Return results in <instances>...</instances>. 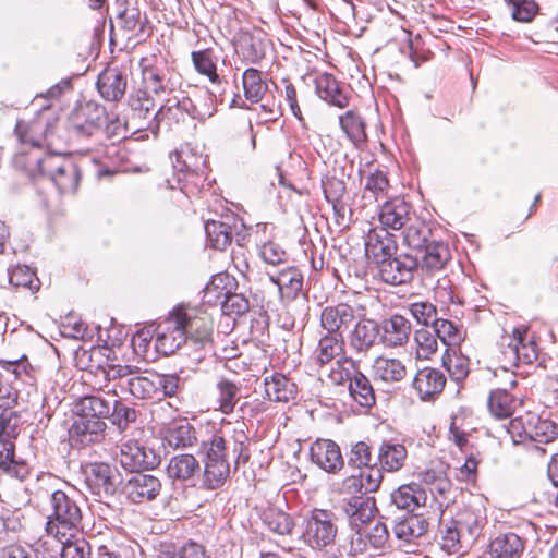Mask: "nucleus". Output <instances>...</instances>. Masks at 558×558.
Returning <instances> with one entry per match:
<instances>
[{"instance_id": "72a5a7b5", "label": "nucleus", "mask_w": 558, "mask_h": 558, "mask_svg": "<svg viewBox=\"0 0 558 558\" xmlns=\"http://www.w3.org/2000/svg\"><path fill=\"white\" fill-rule=\"evenodd\" d=\"M523 550L524 542L515 533L500 534L489 544L493 558H521Z\"/></svg>"}, {"instance_id": "c85d7f7f", "label": "nucleus", "mask_w": 558, "mask_h": 558, "mask_svg": "<svg viewBox=\"0 0 558 558\" xmlns=\"http://www.w3.org/2000/svg\"><path fill=\"white\" fill-rule=\"evenodd\" d=\"M342 508L351 529L363 527L373 519L376 511L375 501L363 497L350 498Z\"/></svg>"}, {"instance_id": "e433bc0d", "label": "nucleus", "mask_w": 558, "mask_h": 558, "mask_svg": "<svg viewBox=\"0 0 558 558\" xmlns=\"http://www.w3.org/2000/svg\"><path fill=\"white\" fill-rule=\"evenodd\" d=\"M373 375L385 383L401 381L407 376L403 362L395 357L378 356L373 363Z\"/></svg>"}, {"instance_id": "6ab92c4d", "label": "nucleus", "mask_w": 558, "mask_h": 558, "mask_svg": "<svg viewBox=\"0 0 558 558\" xmlns=\"http://www.w3.org/2000/svg\"><path fill=\"white\" fill-rule=\"evenodd\" d=\"M380 342L390 349L403 347L411 335V323L402 315L395 314L380 324Z\"/></svg>"}, {"instance_id": "f03ea898", "label": "nucleus", "mask_w": 558, "mask_h": 558, "mask_svg": "<svg viewBox=\"0 0 558 558\" xmlns=\"http://www.w3.org/2000/svg\"><path fill=\"white\" fill-rule=\"evenodd\" d=\"M46 513L45 530L47 535L62 542L82 529L83 513L77 501L63 490L50 494Z\"/></svg>"}, {"instance_id": "603ef678", "label": "nucleus", "mask_w": 558, "mask_h": 558, "mask_svg": "<svg viewBox=\"0 0 558 558\" xmlns=\"http://www.w3.org/2000/svg\"><path fill=\"white\" fill-rule=\"evenodd\" d=\"M155 373L147 375H131L128 381H123L124 391L137 399L156 398Z\"/></svg>"}, {"instance_id": "338daca9", "label": "nucleus", "mask_w": 558, "mask_h": 558, "mask_svg": "<svg viewBox=\"0 0 558 558\" xmlns=\"http://www.w3.org/2000/svg\"><path fill=\"white\" fill-rule=\"evenodd\" d=\"M221 311L225 315L241 316L245 314L250 308L248 300L239 293H232L230 290L223 298L220 304Z\"/></svg>"}, {"instance_id": "39448f33", "label": "nucleus", "mask_w": 558, "mask_h": 558, "mask_svg": "<svg viewBox=\"0 0 558 558\" xmlns=\"http://www.w3.org/2000/svg\"><path fill=\"white\" fill-rule=\"evenodd\" d=\"M336 515L322 509H315L306 520L303 533L304 542L315 550H323L335 544L338 535Z\"/></svg>"}, {"instance_id": "7ed1b4c3", "label": "nucleus", "mask_w": 558, "mask_h": 558, "mask_svg": "<svg viewBox=\"0 0 558 558\" xmlns=\"http://www.w3.org/2000/svg\"><path fill=\"white\" fill-rule=\"evenodd\" d=\"M246 432V424L242 421L234 424L230 422L222 424L221 428L210 438L202 441L201 450L204 452L205 459H227L228 449L232 446L235 465L246 463L250 459Z\"/></svg>"}, {"instance_id": "dca6fc26", "label": "nucleus", "mask_w": 558, "mask_h": 558, "mask_svg": "<svg viewBox=\"0 0 558 558\" xmlns=\"http://www.w3.org/2000/svg\"><path fill=\"white\" fill-rule=\"evenodd\" d=\"M86 484L99 498L112 496L117 490V474L107 463H90L86 468Z\"/></svg>"}, {"instance_id": "69168bd1", "label": "nucleus", "mask_w": 558, "mask_h": 558, "mask_svg": "<svg viewBox=\"0 0 558 558\" xmlns=\"http://www.w3.org/2000/svg\"><path fill=\"white\" fill-rule=\"evenodd\" d=\"M61 543V558H92V547L84 538L71 541L66 536Z\"/></svg>"}, {"instance_id": "79ce46f5", "label": "nucleus", "mask_w": 558, "mask_h": 558, "mask_svg": "<svg viewBox=\"0 0 558 558\" xmlns=\"http://www.w3.org/2000/svg\"><path fill=\"white\" fill-rule=\"evenodd\" d=\"M530 441L536 444H549L558 436V426L548 418H543L534 413H530Z\"/></svg>"}, {"instance_id": "de8ad7c7", "label": "nucleus", "mask_w": 558, "mask_h": 558, "mask_svg": "<svg viewBox=\"0 0 558 558\" xmlns=\"http://www.w3.org/2000/svg\"><path fill=\"white\" fill-rule=\"evenodd\" d=\"M260 519L269 531L279 535H289L294 527L293 519L284 511L275 507L264 509Z\"/></svg>"}, {"instance_id": "a19ab883", "label": "nucleus", "mask_w": 558, "mask_h": 558, "mask_svg": "<svg viewBox=\"0 0 558 558\" xmlns=\"http://www.w3.org/2000/svg\"><path fill=\"white\" fill-rule=\"evenodd\" d=\"M199 470L198 460L193 454L187 453L172 457L167 468L169 477L179 481L191 480Z\"/></svg>"}, {"instance_id": "5fc2aeb1", "label": "nucleus", "mask_w": 558, "mask_h": 558, "mask_svg": "<svg viewBox=\"0 0 558 558\" xmlns=\"http://www.w3.org/2000/svg\"><path fill=\"white\" fill-rule=\"evenodd\" d=\"M442 366L454 381L463 380L469 374V359L454 349H447L442 355Z\"/></svg>"}, {"instance_id": "5701e85b", "label": "nucleus", "mask_w": 558, "mask_h": 558, "mask_svg": "<svg viewBox=\"0 0 558 558\" xmlns=\"http://www.w3.org/2000/svg\"><path fill=\"white\" fill-rule=\"evenodd\" d=\"M446 385L444 373L437 368L424 367L420 369L412 381L413 388L421 400H430L442 392Z\"/></svg>"}, {"instance_id": "4468645a", "label": "nucleus", "mask_w": 558, "mask_h": 558, "mask_svg": "<svg viewBox=\"0 0 558 558\" xmlns=\"http://www.w3.org/2000/svg\"><path fill=\"white\" fill-rule=\"evenodd\" d=\"M161 482L158 477L137 472L124 485L126 498L133 504H144L156 499L160 494Z\"/></svg>"}, {"instance_id": "864d4df0", "label": "nucleus", "mask_w": 558, "mask_h": 558, "mask_svg": "<svg viewBox=\"0 0 558 558\" xmlns=\"http://www.w3.org/2000/svg\"><path fill=\"white\" fill-rule=\"evenodd\" d=\"M233 278L228 274L221 272L213 276L211 280L203 290V301L210 305H220L229 291L227 287L231 284Z\"/></svg>"}, {"instance_id": "393cba45", "label": "nucleus", "mask_w": 558, "mask_h": 558, "mask_svg": "<svg viewBox=\"0 0 558 558\" xmlns=\"http://www.w3.org/2000/svg\"><path fill=\"white\" fill-rule=\"evenodd\" d=\"M452 521L465 534L468 544H473L486 522V517L481 507L469 505L459 510Z\"/></svg>"}, {"instance_id": "4be33fe9", "label": "nucleus", "mask_w": 558, "mask_h": 558, "mask_svg": "<svg viewBox=\"0 0 558 558\" xmlns=\"http://www.w3.org/2000/svg\"><path fill=\"white\" fill-rule=\"evenodd\" d=\"M311 460L326 472H336L343 466L339 446L329 439H319L311 446Z\"/></svg>"}, {"instance_id": "a18cd8bd", "label": "nucleus", "mask_w": 558, "mask_h": 558, "mask_svg": "<svg viewBox=\"0 0 558 558\" xmlns=\"http://www.w3.org/2000/svg\"><path fill=\"white\" fill-rule=\"evenodd\" d=\"M351 397L361 407L371 408L375 404L376 398L369 379L360 371H355L349 384Z\"/></svg>"}, {"instance_id": "2f4dec72", "label": "nucleus", "mask_w": 558, "mask_h": 558, "mask_svg": "<svg viewBox=\"0 0 558 558\" xmlns=\"http://www.w3.org/2000/svg\"><path fill=\"white\" fill-rule=\"evenodd\" d=\"M339 124L347 138L359 149L367 142L366 123L355 110H348L339 117Z\"/></svg>"}, {"instance_id": "0eeeda50", "label": "nucleus", "mask_w": 558, "mask_h": 558, "mask_svg": "<svg viewBox=\"0 0 558 558\" xmlns=\"http://www.w3.org/2000/svg\"><path fill=\"white\" fill-rule=\"evenodd\" d=\"M131 113L128 118V125L135 132L149 131L158 133L157 116L154 99L145 90H137L129 98Z\"/></svg>"}, {"instance_id": "f257e3e1", "label": "nucleus", "mask_w": 558, "mask_h": 558, "mask_svg": "<svg viewBox=\"0 0 558 558\" xmlns=\"http://www.w3.org/2000/svg\"><path fill=\"white\" fill-rule=\"evenodd\" d=\"M35 128V124L28 126L23 121L16 123L15 134L20 142L31 143L32 149L16 155L15 165L22 167L32 177L36 173L47 175L61 193L76 191L81 180L78 166L72 157L62 154L49 153L45 157H40L37 148L39 142L29 136Z\"/></svg>"}, {"instance_id": "58836bf2", "label": "nucleus", "mask_w": 558, "mask_h": 558, "mask_svg": "<svg viewBox=\"0 0 558 558\" xmlns=\"http://www.w3.org/2000/svg\"><path fill=\"white\" fill-rule=\"evenodd\" d=\"M75 409L76 415L104 421L105 418L109 417L111 405L107 399L96 393L86 395L80 398L75 405Z\"/></svg>"}, {"instance_id": "e2e57ef3", "label": "nucleus", "mask_w": 558, "mask_h": 558, "mask_svg": "<svg viewBox=\"0 0 558 558\" xmlns=\"http://www.w3.org/2000/svg\"><path fill=\"white\" fill-rule=\"evenodd\" d=\"M433 327L437 338L449 347L458 344L462 339L458 326L451 320L437 318Z\"/></svg>"}, {"instance_id": "20e7f679", "label": "nucleus", "mask_w": 558, "mask_h": 558, "mask_svg": "<svg viewBox=\"0 0 558 558\" xmlns=\"http://www.w3.org/2000/svg\"><path fill=\"white\" fill-rule=\"evenodd\" d=\"M108 123L106 108L94 101H87L75 108L70 118V130L78 140L93 138L100 141Z\"/></svg>"}, {"instance_id": "412c9836", "label": "nucleus", "mask_w": 558, "mask_h": 558, "mask_svg": "<svg viewBox=\"0 0 558 558\" xmlns=\"http://www.w3.org/2000/svg\"><path fill=\"white\" fill-rule=\"evenodd\" d=\"M132 375V369L128 365L114 364L113 360L109 357L107 366L98 373V379L93 383L96 390L105 391L108 393L118 395L117 389L124 392L125 386L123 381H128Z\"/></svg>"}, {"instance_id": "f8f14e48", "label": "nucleus", "mask_w": 558, "mask_h": 558, "mask_svg": "<svg viewBox=\"0 0 558 558\" xmlns=\"http://www.w3.org/2000/svg\"><path fill=\"white\" fill-rule=\"evenodd\" d=\"M106 429L105 421L77 415L69 429L71 444L78 448L99 444L105 439Z\"/></svg>"}, {"instance_id": "ea45409f", "label": "nucleus", "mask_w": 558, "mask_h": 558, "mask_svg": "<svg viewBox=\"0 0 558 558\" xmlns=\"http://www.w3.org/2000/svg\"><path fill=\"white\" fill-rule=\"evenodd\" d=\"M407 457L408 452L403 445L384 441L378 449L377 459L384 471L397 472L404 465Z\"/></svg>"}, {"instance_id": "49530a36", "label": "nucleus", "mask_w": 558, "mask_h": 558, "mask_svg": "<svg viewBox=\"0 0 558 558\" xmlns=\"http://www.w3.org/2000/svg\"><path fill=\"white\" fill-rule=\"evenodd\" d=\"M242 85L245 98L254 104L260 101L268 89L262 72L254 68L246 69L243 72Z\"/></svg>"}, {"instance_id": "c756f323", "label": "nucleus", "mask_w": 558, "mask_h": 558, "mask_svg": "<svg viewBox=\"0 0 558 558\" xmlns=\"http://www.w3.org/2000/svg\"><path fill=\"white\" fill-rule=\"evenodd\" d=\"M451 262V252L447 243L442 241L428 242L424 246L422 269L428 274L444 270Z\"/></svg>"}, {"instance_id": "bf43d9fd", "label": "nucleus", "mask_w": 558, "mask_h": 558, "mask_svg": "<svg viewBox=\"0 0 558 558\" xmlns=\"http://www.w3.org/2000/svg\"><path fill=\"white\" fill-rule=\"evenodd\" d=\"M109 418L113 426H116L120 432H124L136 421L137 412L133 407H130L120 400H116L112 405V411H110Z\"/></svg>"}, {"instance_id": "9d476101", "label": "nucleus", "mask_w": 558, "mask_h": 558, "mask_svg": "<svg viewBox=\"0 0 558 558\" xmlns=\"http://www.w3.org/2000/svg\"><path fill=\"white\" fill-rule=\"evenodd\" d=\"M117 459L124 470L135 473L143 469H154L159 464V457L151 448L132 440L121 445Z\"/></svg>"}, {"instance_id": "c9c22d12", "label": "nucleus", "mask_w": 558, "mask_h": 558, "mask_svg": "<svg viewBox=\"0 0 558 558\" xmlns=\"http://www.w3.org/2000/svg\"><path fill=\"white\" fill-rule=\"evenodd\" d=\"M344 339L342 336H332L325 332L316 347L314 352V360L322 368L332 361L342 357Z\"/></svg>"}, {"instance_id": "4c0bfd02", "label": "nucleus", "mask_w": 558, "mask_h": 558, "mask_svg": "<svg viewBox=\"0 0 558 558\" xmlns=\"http://www.w3.org/2000/svg\"><path fill=\"white\" fill-rule=\"evenodd\" d=\"M265 393L270 401L288 402L294 397L295 385L282 374H272L264 378Z\"/></svg>"}, {"instance_id": "b1692460", "label": "nucleus", "mask_w": 558, "mask_h": 558, "mask_svg": "<svg viewBox=\"0 0 558 558\" xmlns=\"http://www.w3.org/2000/svg\"><path fill=\"white\" fill-rule=\"evenodd\" d=\"M128 80L125 73L117 68L102 71L97 81V89L107 101H120L125 95Z\"/></svg>"}, {"instance_id": "3c124183", "label": "nucleus", "mask_w": 558, "mask_h": 558, "mask_svg": "<svg viewBox=\"0 0 558 558\" xmlns=\"http://www.w3.org/2000/svg\"><path fill=\"white\" fill-rule=\"evenodd\" d=\"M207 241L216 250H225L231 244L232 228L228 222L219 220H208L205 223Z\"/></svg>"}, {"instance_id": "680f3d73", "label": "nucleus", "mask_w": 558, "mask_h": 558, "mask_svg": "<svg viewBox=\"0 0 558 558\" xmlns=\"http://www.w3.org/2000/svg\"><path fill=\"white\" fill-rule=\"evenodd\" d=\"M505 2L512 10V19L518 22L529 23L538 12L535 0H505Z\"/></svg>"}, {"instance_id": "cd10ccee", "label": "nucleus", "mask_w": 558, "mask_h": 558, "mask_svg": "<svg viewBox=\"0 0 558 558\" xmlns=\"http://www.w3.org/2000/svg\"><path fill=\"white\" fill-rule=\"evenodd\" d=\"M314 83L316 94L320 99L339 108L348 106L349 97L333 75L322 73L316 76Z\"/></svg>"}, {"instance_id": "6e6552de", "label": "nucleus", "mask_w": 558, "mask_h": 558, "mask_svg": "<svg viewBox=\"0 0 558 558\" xmlns=\"http://www.w3.org/2000/svg\"><path fill=\"white\" fill-rule=\"evenodd\" d=\"M187 117L205 120V113L199 112L193 101L187 97H170L159 108L157 116L158 130L161 125L172 129Z\"/></svg>"}, {"instance_id": "a878e982", "label": "nucleus", "mask_w": 558, "mask_h": 558, "mask_svg": "<svg viewBox=\"0 0 558 558\" xmlns=\"http://www.w3.org/2000/svg\"><path fill=\"white\" fill-rule=\"evenodd\" d=\"M428 522L423 515L408 514L396 521L392 527L395 537L400 542L399 546L409 545L427 532Z\"/></svg>"}, {"instance_id": "473e14b6", "label": "nucleus", "mask_w": 558, "mask_h": 558, "mask_svg": "<svg viewBox=\"0 0 558 558\" xmlns=\"http://www.w3.org/2000/svg\"><path fill=\"white\" fill-rule=\"evenodd\" d=\"M165 439L174 449L189 448L197 444L195 428L186 418L174 421L167 428Z\"/></svg>"}, {"instance_id": "052dcab7", "label": "nucleus", "mask_w": 558, "mask_h": 558, "mask_svg": "<svg viewBox=\"0 0 558 558\" xmlns=\"http://www.w3.org/2000/svg\"><path fill=\"white\" fill-rule=\"evenodd\" d=\"M417 359L427 360L436 353L438 343L437 336L428 329H418L414 333Z\"/></svg>"}, {"instance_id": "4d7b16f0", "label": "nucleus", "mask_w": 558, "mask_h": 558, "mask_svg": "<svg viewBox=\"0 0 558 558\" xmlns=\"http://www.w3.org/2000/svg\"><path fill=\"white\" fill-rule=\"evenodd\" d=\"M219 410L225 414H230L239 400L240 388L228 379H220L217 383Z\"/></svg>"}, {"instance_id": "8fccbe9b", "label": "nucleus", "mask_w": 558, "mask_h": 558, "mask_svg": "<svg viewBox=\"0 0 558 558\" xmlns=\"http://www.w3.org/2000/svg\"><path fill=\"white\" fill-rule=\"evenodd\" d=\"M191 59L198 74L208 77L211 84H221V78L217 73L216 58L211 49L193 51Z\"/></svg>"}, {"instance_id": "37998d69", "label": "nucleus", "mask_w": 558, "mask_h": 558, "mask_svg": "<svg viewBox=\"0 0 558 558\" xmlns=\"http://www.w3.org/2000/svg\"><path fill=\"white\" fill-rule=\"evenodd\" d=\"M203 483L208 489L221 487L230 474V464L227 459H205Z\"/></svg>"}, {"instance_id": "09e8293b", "label": "nucleus", "mask_w": 558, "mask_h": 558, "mask_svg": "<svg viewBox=\"0 0 558 558\" xmlns=\"http://www.w3.org/2000/svg\"><path fill=\"white\" fill-rule=\"evenodd\" d=\"M519 335V331H512L511 336L502 338L497 360L499 368L504 372L512 371V368L518 367L520 364L518 344H520L521 339Z\"/></svg>"}, {"instance_id": "bb28decb", "label": "nucleus", "mask_w": 558, "mask_h": 558, "mask_svg": "<svg viewBox=\"0 0 558 558\" xmlns=\"http://www.w3.org/2000/svg\"><path fill=\"white\" fill-rule=\"evenodd\" d=\"M111 350L107 347L80 348L75 352L76 366L93 375L94 381L98 379V373L107 366Z\"/></svg>"}, {"instance_id": "13d9d810", "label": "nucleus", "mask_w": 558, "mask_h": 558, "mask_svg": "<svg viewBox=\"0 0 558 558\" xmlns=\"http://www.w3.org/2000/svg\"><path fill=\"white\" fill-rule=\"evenodd\" d=\"M9 282L15 288H25L31 291L39 289V281L35 272L26 265H17L14 268H9Z\"/></svg>"}, {"instance_id": "7c9ffc66", "label": "nucleus", "mask_w": 558, "mask_h": 558, "mask_svg": "<svg viewBox=\"0 0 558 558\" xmlns=\"http://www.w3.org/2000/svg\"><path fill=\"white\" fill-rule=\"evenodd\" d=\"M391 501L399 509L414 511L426 505L427 493L420 484H405L392 492Z\"/></svg>"}, {"instance_id": "774afa93", "label": "nucleus", "mask_w": 558, "mask_h": 558, "mask_svg": "<svg viewBox=\"0 0 558 558\" xmlns=\"http://www.w3.org/2000/svg\"><path fill=\"white\" fill-rule=\"evenodd\" d=\"M94 558H136L135 547L129 544L99 545Z\"/></svg>"}, {"instance_id": "f704fd0d", "label": "nucleus", "mask_w": 558, "mask_h": 558, "mask_svg": "<svg viewBox=\"0 0 558 558\" xmlns=\"http://www.w3.org/2000/svg\"><path fill=\"white\" fill-rule=\"evenodd\" d=\"M0 450V473L19 481H24L29 475V468L23 460L15 459V447L13 442H1Z\"/></svg>"}, {"instance_id": "6e6d98bb", "label": "nucleus", "mask_w": 558, "mask_h": 558, "mask_svg": "<svg viewBox=\"0 0 558 558\" xmlns=\"http://www.w3.org/2000/svg\"><path fill=\"white\" fill-rule=\"evenodd\" d=\"M471 544L465 541V534L458 529L451 520L442 532L440 546L441 549L451 554H457L463 548H468Z\"/></svg>"}, {"instance_id": "1a4fd4ad", "label": "nucleus", "mask_w": 558, "mask_h": 558, "mask_svg": "<svg viewBox=\"0 0 558 558\" xmlns=\"http://www.w3.org/2000/svg\"><path fill=\"white\" fill-rule=\"evenodd\" d=\"M356 310L353 305L339 302L326 305L319 316L322 329L332 336H342L355 323Z\"/></svg>"}, {"instance_id": "c03bdc74", "label": "nucleus", "mask_w": 558, "mask_h": 558, "mask_svg": "<svg viewBox=\"0 0 558 558\" xmlns=\"http://www.w3.org/2000/svg\"><path fill=\"white\" fill-rule=\"evenodd\" d=\"M521 401L511 396L506 389H495L488 398V409L497 418H507L513 415Z\"/></svg>"}, {"instance_id": "ddd939ff", "label": "nucleus", "mask_w": 558, "mask_h": 558, "mask_svg": "<svg viewBox=\"0 0 558 558\" xmlns=\"http://www.w3.org/2000/svg\"><path fill=\"white\" fill-rule=\"evenodd\" d=\"M178 319L171 312L168 318L158 326L155 338V349L158 353L170 355L186 343V335Z\"/></svg>"}, {"instance_id": "0e129e2a", "label": "nucleus", "mask_w": 558, "mask_h": 558, "mask_svg": "<svg viewBox=\"0 0 558 558\" xmlns=\"http://www.w3.org/2000/svg\"><path fill=\"white\" fill-rule=\"evenodd\" d=\"M407 310L409 314L416 320L417 324L428 326L437 319L436 306L430 302H413L408 304Z\"/></svg>"}, {"instance_id": "2eb2a0df", "label": "nucleus", "mask_w": 558, "mask_h": 558, "mask_svg": "<svg viewBox=\"0 0 558 558\" xmlns=\"http://www.w3.org/2000/svg\"><path fill=\"white\" fill-rule=\"evenodd\" d=\"M395 235L386 229H371L365 239V254L379 266L397 254Z\"/></svg>"}, {"instance_id": "f3484780", "label": "nucleus", "mask_w": 558, "mask_h": 558, "mask_svg": "<svg viewBox=\"0 0 558 558\" xmlns=\"http://www.w3.org/2000/svg\"><path fill=\"white\" fill-rule=\"evenodd\" d=\"M348 340L351 350L357 354H366L380 341L379 323L369 318L359 320L349 332Z\"/></svg>"}, {"instance_id": "aec40b11", "label": "nucleus", "mask_w": 558, "mask_h": 558, "mask_svg": "<svg viewBox=\"0 0 558 558\" xmlns=\"http://www.w3.org/2000/svg\"><path fill=\"white\" fill-rule=\"evenodd\" d=\"M411 204L403 198L395 197L386 201L378 213L381 229L401 230L407 227L411 220Z\"/></svg>"}, {"instance_id": "a211bd4d", "label": "nucleus", "mask_w": 558, "mask_h": 558, "mask_svg": "<svg viewBox=\"0 0 558 558\" xmlns=\"http://www.w3.org/2000/svg\"><path fill=\"white\" fill-rule=\"evenodd\" d=\"M267 276L277 286L283 301H293L302 292L304 277L295 266H288L278 271H267Z\"/></svg>"}, {"instance_id": "423d86ee", "label": "nucleus", "mask_w": 558, "mask_h": 558, "mask_svg": "<svg viewBox=\"0 0 558 558\" xmlns=\"http://www.w3.org/2000/svg\"><path fill=\"white\" fill-rule=\"evenodd\" d=\"M172 313L175 318H180L178 320L186 335V341L190 339L202 347L211 342L213 320L206 312L178 307Z\"/></svg>"}, {"instance_id": "9b49d317", "label": "nucleus", "mask_w": 558, "mask_h": 558, "mask_svg": "<svg viewBox=\"0 0 558 558\" xmlns=\"http://www.w3.org/2000/svg\"><path fill=\"white\" fill-rule=\"evenodd\" d=\"M417 266V259L411 255H393L378 266V274L386 283L404 284L413 279Z\"/></svg>"}]
</instances>
